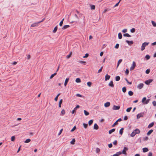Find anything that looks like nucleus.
<instances>
[{"mask_svg":"<svg viewBox=\"0 0 156 156\" xmlns=\"http://www.w3.org/2000/svg\"><path fill=\"white\" fill-rule=\"evenodd\" d=\"M150 100V99H148L147 100L146 97H145L143 98L142 99V102L143 104H147L148 103Z\"/></svg>","mask_w":156,"mask_h":156,"instance_id":"f257e3e1","label":"nucleus"},{"mask_svg":"<svg viewBox=\"0 0 156 156\" xmlns=\"http://www.w3.org/2000/svg\"><path fill=\"white\" fill-rule=\"evenodd\" d=\"M74 16L75 18L73 21H72L71 22L72 23L76 22L77 23L79 20V18L76 14L74 15Z\"/></svg>","mask_w":156,"mask_h":156,"instance_id":"f03ea898","label":"nucleus"},{"mask_svg":"<svg viewBox=\"0 0 156 156\" xmlns=\"http://www.w3.org/2000/svg\"><path fill=\"white\" fill-rule=\"evenodd\" d=\"M149 43V42L147 43L146 42H145L143 43L141 46V50L142 51H143L145 49V47Z\"/></svg>","mask_w":156,"mask_h":156,"instance_id":"7ed1b4c3","label":"nucleus"},{"mask_svg":"<svg viewBox=\"0 0 156 156\" xmlns=\"http://www.w3.org/2000/svg\"><path fill=\"white\" fill-rule=\"evenodd\" d=\"M144 115V112H141L139 114H138L136 115V117L137 119H139L141 117H143V115Z\"/></svg>","mask_w":156,"mask_h":156,"instance_id":"20e7f679","label":"nucleus"},{"mask_svg":"<svg viewBox=\"0 0 156 156\" xmlns=\"http://www.w3.org/2000/svg\"><path fill=\"white\" fill-rule=\"evenodd\" d=\"M136 66V63L135 62L133 61V64L132 66L130 68V70H132L134 69L135 67Z\"/></svg>","mask_w":156,"mask_h":156,"instance_id":"39448f33","label":"nucleus"},{"mask_svg":"<svg viewBox=\"0 0 156 156\" xmlns=\"http://www.w3.org/2000/svg\"><path fill=\"white\" fill-rule=\"evenodd\" d=\"M153 80L152 79H149L145 81V83L147 85H149L150 83L152 82Z\"/></svg>","mask_w":156,"mask_h":156,"instance_id":"423d86ee","label":"nucleus"},{"mask_svg":"<svg viewBox=\"0 0 156 156\" xmlns=\"http://www.w3.org/2000/svg\"><path fill=\"white\" fill-rule=\"evenodd\" d=\"M122 120L121 118L118 119L112 126V127H113L115 126L116 125L118 124L117 122L119 121H120Z\"/></svg>","mask_w":156,"mask_h":156,"instance_id":"0eeeda50","label":"nucleus"},{"mask_svg":"<svg viewBox=\"0 0 156 156\" xmlns=\"http://www.w3.org/2000/svg\"><path fill=\"white\" fill-rule=\"evenodd\" d=\"M39 23L38 22L37 23H34L31 24L30 27H35L38 26Z\"/></svg>","mask_w":156,"mask_h":156,"instance_id":"6e6552de","label":"nucleus"},{"mask_svg":"<svg viewBox=\"0 0 156 156\" xmlns=\"http://www.w3.org/2000/svg\"><path fill=\"white\" fill-rule=\"evenodd\" d=\"M80 106L79 105H77L74 108V109L72 111V113L73 114L76 111V109L78 108H79Z\"/></svg>","mask_w":156,"mask_h":156,"instance_id":"1a4fd4ad","label":"nucleus"},{"mask_svg":"<svg viewBox=\"0 0 156 156\" xmlns=\"http://www.w3.org/2000/svg\"><path fill=\"white\" fill-rule=\"evenodd\" d=\"M120 106L114 105L112 108V109L114 110H117L120 109Z\"/></svg>","mask_w":156,"mask_h":156,"instance_id":"9d476101","label":"nucleus"},{"mask_svg":"<svg viewBox=\"0 0 156 156\" xmlns=\"http://www.w3.org/2000/svg\"><path fill=\"white\" fill-rule=\"evenodd\" d=\"M144 86V84L143 83H140L137 85V88L140 89H141Z\"/></svg>","mask_w":156,"mask_h":156,"instance_id":"9b49d317","label":"nucleus"},{"mask_svg":"<svg viewBox=\"0 0 156 156\" xmlns=\"http://www.w3.org/2000/svg\"><path fill=\"white\" fill-rule=\"evenodd\" d=\"M122 153V152L121 151H119L116 153V154L113 155V156H119Z\"/></svg>","mask_w":156,"mask_h":156,"instance_id":"f8f14e48","label":"nucleus"},{"mask_svg":"<svg viewBox=\"0 0 156 156\" xmlns=\"http://www.w3.org/2000/svg\"><path fill=\"white\" fill-rule=\"evenodd\" d=\"M108 85L110 86L111 87H114V85L113 84V82L112 81H111L108 84Z\"/></svg>","mask_w":156,"mask_h":156,"instance_id":"ddd939ff","label":"nucleus"},{"mask_svg":"<svg viewBox=\"0 0 156 156\" xmlns=\"http://www.w3.org/2000/svg\"><path fill=\"white\" fill-rule=\"evenodd\" d=\"M110 76L108 75V74H106L105 76V81H106L108 80L110 78Z\"/></svg>","mask_w":156,"mask_h":156,"instance_id":"4468645a","label":"nucleus"},{"mask_svg":"<svg viewBox=\"0 0 156 156\" xmlns=\"http://www.w3.org/2000/svg\"><path fill=\"white\" fill-rule=\"evenodd\" d=\"M126 42L128 43V44L129 45H130L131 44H133V41H129L128 40H126Z\"/></svg>","mask_w":156,"mask_h":156,"instance_id":"2eb2a0df","label":"nucleus"},{"mask_svg":"<svg viewBox=\"0 0 156 156\" xmlns=\"http://www.w3.org/2000/svg\"><path fill=\"white\" fill-rule=\"evenodd\" d=\"M110 105V103L109 102H107L105 104L104 106L105 107H109Z\"/></svg>","mask_w":156,"mask_h":156,"instance_id":"dca6fc26","label":"nucleus"},{"mask_svg":"<svg viewBox=\"0 0 156 156\" xmlns=\"http://www.w3.org/2000/svg\"><path fill=\"white\" fill-rule=\"evenodd\" d=\"M69 80V78H66V79L65 83H64V86H66L67 85V83Z\"/></svg>","mask_w":156,"mask_h":156,"instance_id":"f3484780","label":"nucleus"},{"mask_svg":"<svg viewBox=\"0 0 156 156\" xmlns=\"http://www.w3.org/2000/svg\"><path fill=\"white\" fill-rule=\"evenodd\" d=\"M133 131L135 133H136V134H139L140 132V130L138 129H136L135 130H134Z\"/></svg>","mask_w":156,"mask_h":156,"instance_id":"a211bd4d","label":"nucleus"},{"mask_svg":"<svg viewBox=\"0 0 156 156\" xmlns=\"http://www.w3.org/2000/svg\"><path fill=\"white\" fill-rule=\"evenodd\" d=\"M94 128L95 129L97 130L98 129L99 127L96 123H95L94 126Z\"/></svg>","mask_w":156,"mask_h":156,"instance_id":"6ab92c4d","label":"nucleus"},{"mask_svg":"<svg viewBox=\"0 0 156 156\" xmlns=\"http://www.w3.org/2000/svg\"><path fill=\"white\" fill-rule=\"evenodd\" d=\"M154 122H152L148 126L147 128H150L151 127H152L154 125Z\"/></svg>","mask_w":156,"mask_h":156,"instance_id":"aec40b11","label":"nucleus"},{"mask_svg":"<svg viewBox=\"0 0 156 156\" xmlns=\"http://www.w3.org/2000/svg\"><path fill=\"white\" fill-rule=\"evenodd\" d=\"M115 130V129L114 128L112 129L109 130L108 131V133L109 134H111L112 132H114Z\"/></svg>","mask_w":156,"mask_h":156,"instance_id":"412c9836","label":"nucleus"},{"mask_svg":"<svg viewBox=\"0 0 156 156\" xmlns=\"http://www.w3.org/2000/svg\"><path fill=\"white\" fill-rule=\"evenodd\" d=\"M153 131V129H151L147 133V135L149 136L150 135L151 133H152Z\"/></svg>","mask_w":156,"mask_h":156,"instance_id":"4be33fe9","label":"nucleus"},{"mask_svg":"<svg viewBox=\"0 0 156 156\" xmlns=\"http://www.w3.org/2000/svg\"><path fill=\"white\" fill-rule=\"evenodd\" d=\"M69 27V25H64V26L63 27H62V29L64 30L65 29H66Z\"/></svg>","mask_w":156,"mask_h":156,"instance_id":"5701e85b","label":"nucleus"},{"mask_svg":"<svg viewBox=\"0 0 156 156\" xmlns=\"http://www.w3.org/2000/svg\"><path fill=\"white\" fill-rule=\"evenodd\" d=\"M143 151L144 152H146L148 151V149L147 147H144L143 148Z\"/></svg>","mask_w":156,"mask_h":156,"instance_id":"b1692460","label":"nucleus"},{"mask_svg":"<svg viewBox=\"0 0 156 156\" xmlns=\"http://www.w3.org/2000/svg\"><path fill=\"white\" fill-rule=\"evenodd\" d=\"M57 29H58V27H57V26L56 27H55L54 28L53 31V33H56L57 31Z\"/></svg>","mask_w":156,"mask_h":156,"instance_id":"393cba45","label":"nucleus"},{"mask_svg":"<svg viewBox=\"0 0 156 156\" xmlns=\"http://www.w3.org/2000/svg\"><path fill=\"white\" fill-rule=\"evenodd\" d=\"M122 59H120L118 61V63H117V68L118 67L119 64L122 62Z\"/></svg>","mask_w":156,"mask_h":156,"instance_id":"a878e982","label":"nucleus"},{"mask_svg":"<svg viewBox=\"0 0 156 156\" xmlns=\"http://www.w3.org/2000/svg\"><path fill=\"white\" fill-rule=\"evenodd\" d=\"M124 130V128H122L120 130H119V134L121 135H122L123 133V130Z\"/></svg>","mask_w":156,"mask_h":156,"instance_id":"bb28decb","label":"nucleus"},{"mask_svg":"<svg viewBox=\"0 0 156 156\" xmlns=\"http://www.w3.org/2000/svg\"><path fill=\"white\" fill-rule=\"evenodd\" d=\"M120 78L119 76H116L115 77V80L116 81H119L120 80Z\"/></svg>","mask_w":156,"mask_h":156,"instance_id":"cd10ccee","label":"nucleus"},{"mask_svg":"<svg viewBox=\"0 0 156 156\" xmlns=\"http://www.w3.org/2000/svg\"><path fill=\"white\" fill-rule=\"evenodd\" d=\"M62 99H61L60 100V101L59 102L58 105H59V108H61V104H62Z\"/></svg>","mask_w":156,"mask_h":156,"instance_id":"c85d7f7f","label":"nucleus"},{"mask_svg":"<svg viewBox=\"0 0 156 156\" xmlns=\"http://www.w3.org/2000/svg\"><path fill=\"white\" fill-rule=\"evenodd\" d=\"M93 122V120L92 119L90 120L88 122V125L89 126H90L92 123Z\"/></svg>","mask_w":156,"mask_h":156,"instance_id":"c756f323","label":"nucleus"},{"mask_svg":"<svg viewBox=\"0 0 156 156\" xmlns=\"http://www.w3.org/2000/svg\"><path fill=\"white\" fill-rule=\"evenodd\" d=\"M122 34L121 33H119L118 34V38L119 39H122Z\"/></svg>","mask_w":156,"mask_h":156,"instance_id":"7c9ffc66","label":"nucleus"},{"mask_svg":"<svg viewBox=\"0 0 156 156\" xmlns=\"http://www.w3.org/2000/svg\"><path fill=\"white\" fill-rule=\"evenodd\" d=\"M123 35L124 37H130L131 36V35L128 33L124 34Z\"/></svg>","mask_w":156,"mask_h":156,"instance_id":"2f4dec72","label":"nucleus"},{"mask_svg":"<svg viewBox=\"0 0 156 156\" xmlns=\"http://www.w3.org/2000/svg\"><path fill=\"white\" fill-rule=\"evenodd\" d=\"M60 95V93H59L55 97V101H57L58 100V97Z\"/></svg>","mask_w":156,"mask_h":156,"instance_id":"473e14b6","label":"nucleus"},{"mask_svg":"<svg viewBox=\"0 0 156 156\" xmlns=\"http://www.w3.org/2000/svg\"><path fill=\"white\" fill-rule=\"evenodd\" d=\"M84 114L85 115H88L89 114V112H87V111L84 110Z\"/></svg>","mask_w":156,"mask_h":156,"instance_id":"72a5a7b5","label":"nucleus"},{"mask_svg":"<svg viewBox=\"0 0 156 156\" xmlns=\"http://www.w3.org/2000/svg\"><path fill=\"white\" fill-rule=\"evenodd\" d=\"M128 94L129 96H132L133 94V93L131 91H129L128 92Z\"/></svg>","mask_w":156,"mask_h":156,"instance_id":"f704fd0d","label":"nucleus"},{"mask_svg":"<svg viewBox=\"0 0 156 156\" xmlns=\"http://www.w3.org/2000/svg\"><path fill=\"white\" fill-rule=\"evenodd\" d=\"M76 83H80L81 82V80L79 78H77L76 79Z\"/></svg>","mask_w":156,"mask_h":156,"instance_id":"c9c22d12","label":"nucleus"},{"mask_svg":"<svg viewBox=\"0 0 156 156\" xmlns=\"http://www.w3.org/2000/svg\"><path fill=\"white\" fill-rule=\"evenodd\" d=\"M136 134V133H135L134 131H133L131 134L130 136L132 137L134 136Z\"/></svg>","mask_w":156,"mask_h":156,"instance_id":"e433bc0d","label":"nucleus"},{"mask_svg":"<svg viewBox=\"0 0 156 156\" xmlns=\"http://www.w3.org/2000/svg\"><path fill=\"white\" fill-rule=\"evenodd\" d=\"M75 142V139H73L70 142V144H74V142Z\"/></svg>","mask_w":156,"mask_h":156,"instance_id":"4c0bfd02","label":"nucleus"},{"mask_svg":"<svg viewBox=\"0 0 156 156\" xmlns=\"http://www.w3.org/2000/svg\"><path fill=\"white\" fill-rule=\"evenodd\" d=\"M126 87H123L122 88V91L123 93H125L126 91Z\"/></svg>","mask_w":156,"mask_h":156,"instance_id":"58836bf2","label":"nucleus"},{"mask_svg":"<svg viewBox=\"0 0 156 156\" xmlns=\"http://www.w3.org/2000/svg\"><path fill=\"white\" fill-rule=\"evenodd\" d=\"M31 141V140L30 139H28L24 141L25 143H28L30 142Z\"/></svg>","mask_w":156,"mask_h":156,"instance_id":"ea45409f","label":"nucleus"},{"mask_svg":"<svg viewBox=\"0 0 156 156\" xmlns=\"http://www.w3.org/2000/svg\"><path fill=\"white\" fill-rule=\"evenodd\" d=\"M132 108L131 107L129 108L126 109V111L127 112H129L130 111Z\"/></svg>","mask_w":156,"mask_h":156,"instance_id":"a19ab883","label":"nucleus"},{"mask_svg":"<svg viewBox=\"0 0 156 156\" xmlns=\"http://www.w3.org/2000/svg\"><path fill=\"white\" fill-rule=\"evenodd\" d=\"M72 54V52H70V53H69V54L66 56V58H69L70 57V56Z\"/></svg>","mask_w":156,"mask_h":156,"instance_id":"79ce46f5","label":"nucleus"},{"mask_svg":"<svg viewBox=\"0 0 156 156\" xmlns=\"http://www.w3.org/2000/svg\"><path fill=\"white\" fill-rule=\"evenodd\" d=\"M151 23L154 27H156V23L153 21H152Z\"/></svg>","mask_w":156,"mask_h":156,"instance_id":"37998d69","label":"nucleus"},{"mask_svg":"<svg viewBox=\"0 0 156 156\" xmlns=\"http://www.w3.org/2000/svg\"><path fill=\"white\" fill-rule=\"evenodd\" d=\"M65 110L64 109H63L61 112V114H62V115H63L65 114Z\"/></svg>","mask_w":156,"mask_h":156,"instance_id":"c03bdc74","label":"nucleus"},{"mask_svg":"<svg viewBox=\"0 0 156 156\" xmlns=\"http://www.w3.org/2000/svg\"><path fill=\"white\" fill-rule=\"evenodd\" d=\"M110 10V9H109L108 8H107V9H105L103 12V13H105L106 12H107V11H108Z\"/></svg>","mask_w":156,"mask_h":156,"instance_id":"a18cd8bd","label":"nucleus"},{"mask_svg":"<svg viewBox=\"0 0 156 156\" xmlns=\"http://www.w3.org/2000/svg\"><path fill=\"white\" fill-rule=\"evenodd\" d=\"M135 31V29L134 28H132L130 30V32L131 33H134Z\"/></svg>","mask_w":156,"mask_h":156,"instance_id":"49530a36","label":"nucleus"},{"mask_svg":"<svg viewBox=\"0 0 156 156\" xmlns=\"http://www.w3.org/2000/svg\"><path fill=\"white\" fill-rule=\"evenodd\" d=\"M150 56L149 55H147L145 56V58L147 60H148L150 58Z\"/></svg>","mask_w":156,"mask_h":156,"instance_id":"de8ad7c7","label":"nucleus"},{"mask_svg":"<svg viewBox=\"0 0 156 156\" xmlns=\"http://www.w3.org/2000/svg\"><path fill=\"white\" fill-rule=\"evenodd\" d=\"M83 126L85 128H86L87 127V126H88V125L87 124H86V123H83Z\"/></svg>","mask_w":156,"mask_h":156,"instance_id":"09e8293b","label":"nucleus"},{"mask_svg":"<svg viewBox=\"0 0 156 156\" xmlns=\"http://www.w3.org/2000/svg\"><path fill=\"white\" fill-rule=\"evenodd\" d=\"M125 80H126V82H127L128 83H129V84H132V82H129L128 81V80L127 79V78H125Z\"/></svg>","mask_w":156,"mask_h":156,"instance_id":"8fccbe9b","label":"nucleus"},{"mask_svg":"<svg viewBox=\"0 0 156 156\" xmlns=\"http://www.w3.org/2000/svg\"><path fill=\"white\" fill-rule=\"evenodd\" d=\"M150 69H148L146 70L145 73L146 74H148L150 73Z\"/></svg>","mask_w":156,"mask_h":156,"instance_id":"3c124183","label":"nucleus"},{"mask_svg":"<svg viewBox=\"0 0 156 156\" xmlns=\"http://www.w3.org/2000/svg\"><path fill=\"white\" fill-rule=\"evenodd\" d=\"M87 85L89 86V87H90L91 84H92V83L91 82H88L87 83Z\"/></svg>","mask_w":156,"mask_h":156,"instance_id":"603ef678","label":"nucleus"},{"mask_svg":"<svg viewBox=\"0 0 156 156\" xmlns=\"http://www.w3.org/2000/svg\"><path fill=\"white\" fill-rule=\"evenodd\" d=\"M15 136H12L11 138V141H14L15 140Z\"/></svg>","mask_w":156,"mask_h":156,"instance_id":"864d4df0","label":"nucleus"},{"mask_svg":"<svg viewBox=\"0 0 156 156\" xmlns=\"http://www.w3.org/2000/svg\"><path fill=\"white\" fill-rule=\"evenodd\" d=\"M91 9L94 10L95 9V6L94 5H91Z\"/></svg>","mask_w":156,"mask_h":156,"instance_id":"5fc2aeb1","label":"nucleus"},{"mask_svg":"<svg viewBox=\"0 0 156 156\" xmlns=\"http://www.w3.org/2000/svg\"><path fill=\"white\" fill-rule=\"evenodd\" d=\"M113 144L114 145H116L117 144V141L116 140H115L113 142Z\"/></svg>","mask_w":156,"mask_h":156,"instance_id":"6e6d98bb","label":"nucleus"},{"mask_svg":"<svg viewBox=\"0 0 156 156\" xmlns=\"http://www.w3.org/2000/svg\"><path fill=\"white\" fill-rule=\"evenodd\" d=\"M103 69V66H102L101 68L98 70V73H100L101 72L102 70Z\"/></svg>","mask_w":156,"mask_h":156,"instance_id":"4d7b16f0","label":"nucleus"},{"mask_svg":"<svg viewBox=\"0 0 156 156\" xmlns=\"http://www.w3.org/2000/svg\"><path fill=\"white\" fill-rule=\"evenodd\" d=\"M76 126H74V127L73 128V129L71 130V132H73L74 131V130L76 129Z\"/></svg>","mask_w":156,"mask_h":156,"instance_id":"13d9d810","label":"nucleus"},{"mask_svg":"<svg viewBox=\"0 0 156 156\" xmlns=\"http://www.w3.org/2000/svg\"><path fill=\"white\" fill-rule=\"evenodd\" d=\"M119 44H117L115 46V48H116V49H118V48L119 47Z\"/></svg>","mask_w":156,"mask_h":156,"instance_id":"bf43d9fd","label":"nucleus"},{"mask_svg":"<svg viewBox=\"0 0 156 156\" xmlns=\"http://www.w3.org/2000/svg\"><path fill=\"white\" fill-rule=\"evenodd\" d=\"M125 73L126 75H128L129 73V70L128 69H126L125 71Z\"/></svg>","mask_w":156,"mask_h":156,"instance_id":"052dcab7","label":"nucleus"},{"mask_svg":"<svg viewBox=\"0 0 156 156\" xmlns=\"http://www.w3.org/2000/svg\"><path fill=\"white\" fill-rule=\"evenodd\" d=\"M100 151V149L98 148L97 147L96 149V152L97 153H98Z\"/></svg>","mask_w":156,"mask_h":156,"instance_id":"680f3d73","label":"nucleus"},{"mask_svg":"<svg viewBox=\"0 0 156 156\" xmlns=\"http://www.w3.org/2000/svg\"><path fill=\"white\" fill-rule=\"evenodd\" d=\"M122 153L123 154H126V151L124 150H123L122 151Z\"/></svg>","mask_w":156,"mask_h":156,"instance_id":"e2e57ef3","label":"nucleus"},{"mask_svg":"<svg viewBox=\"0 0 156 156\" xmlns=\"http://www.w3.org/2000/svg\"><path fill=\"white\" fill-rule=\"evenodd\" d=\"M88 56H89V54L88 53H86L85 54V56H83V58H87Z\"/></svg>","mask_w":156,"mask_h":156,"instance_id":"0e129e2a","label":"nucleus"},{"mask_svg":"<svg viewBox=\"0 0 156 156\" xmlns=\"http://www.w3.org/2000/svg\"><path fill=\"white\" fill-rule=\"evenodd\" d=\"M152 104H153V105L154 106H156V101H153L152 102Z\"/></svg>","mask_w":156,"mask_h":156,"instance_id":"69168bd1","label":"nucleus"},{"mask_svg":"<svg viewBox=\"0 0 156 156\" xmlns=\"http://www.w3.org/2000/svg\"><path fill=\"white\" fill-rule=\"evenodd\" d=\"M127 31V29H124L122 31V32L123 33H126Z\"/></svg>","mask_w":156,"mask_h":156,"instance_id":"338daca9","label":"nucleus"},{"mask_svg":"<svg viewBox=\"0 0 156 156\" xmlns=\"http://www.w3.org/2000/svg\"><path fill=\"white\" fill-rule=\"evenodd\" d=\"M108 147L109 148H111L112 147V143H110L108 144Z\"/></svg>","mask_w":156,"mask_h":156,"instance_id":"774afa93","label":"nucleus"}]
</instances>
